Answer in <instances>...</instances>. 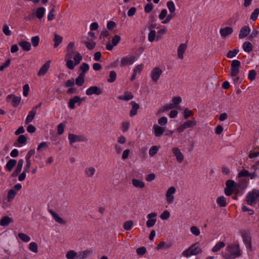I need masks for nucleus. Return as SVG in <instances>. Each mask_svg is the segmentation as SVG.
<instances>
[{
	"instance_id": "29",
	"label": "nucleus",
	"mask_w": 259,
	"mask_h": 259,
	"mask_svg": "<svg viewBox=\"0 0 259 259\" xmlns=\"http://www.w3.org/2000/svg\"><path fill=\"white\" fill-rule=\"evenodd\" d=\"M95 171V168L92 166L88 167L84 170L85 175L88 178H92L94 175Z\"/></svg>"
},
{
	"instance_id": "28",
	"label": "nucleus",
	"mask_w": 259,
	"mask_h": 259,
	"mask_svg": "<svg viewBox=\"0 0 259 259\" xmlns=\"http://www.w3.org/2000/svg\"><path fill=\"white\" fill-rule=\"evenodd\" d=\"M242 236L246 245H248L249 247H251V240L250 235L246 232H243L242 233Z\"/></svg>"
},
{
	"instance_id": "39",
	"label": "nucleus",
	"mask_w": 259,
	"mask_h": 259,
	"mask_svg": "<svg viewBox=\"0 0 259 259\" xmlns=\"http://www.w3.org/2000/svg\"><path fill=\"white\" fill-rule=\"evenodd\" d=\"M77 256V253L73 250L68 251L66 254L67 259H76Z\"/></svg>"
},
{
	"instance_id": "64",
	"label": "nucleus",
	"mask_w": 259,
	"mask_h": 259,
	"mask_svg": "<svg viewBox=\"0 0 259 259\" xmlns=\"http://www.w3.org/2000/svg\"><path fill=\"white\" fill-rule=\"evenodd\" d=\"M190 230L191 233L196 236H198L200 234L199 229L196 226L191 227L190 228Z\"/></svg>"
},
{
	"instance_id": "55",
	"label": "nucleus",
	"mask_w": 259,
	"mask_h": 259,
	"mask_svg": "<svg viewBox=\"0 0 259 259\" xmlns=\"http://www.w3.org/2000/svg\"><path fill=\"white\" fill-rule=\"evenodd\" d=\"M258 35V31L256 30H253L252 32L249 34L248 39L250 41H252L254 38H256Z\"/></svg>"
},
{
	"instance_id": "14",
	"label": "nucleus",
	"mask_w": 259,
	"mask_h": 259,
	"mask_svg": "<svg viewBox=\"0 0 259 259\" xmlns=\"http://www.w3.org/2000/svg\"><path fill=\"white\" fill-rule=\"evenodd\" d=\"M77 103L78 105L79 106L81 104L80 98L77 96L74 97L72 98L69 99L68 102V107L69 108L73 109L75 108V104Z\"/></svg>"
},
{
	"instance_id": "54",
	"label": "nucleus",
	"mask_w": 259,
	"mask_h": 259,
	"mask_svg": "<svg viewBox=\"0 0 259 259\" xmlns=\"http://www.w3.org/2000/svg\"><path fill=\"white\" fill-rule=\"evenodd\" d=\"M158 151V148L156 146L151 147L149 151V154L150 156H154Z\"/></svg>"
},
{
	"instance_id": "50",
	"label": "nucleus",
	"mask_w": 259,
	"mask_h": 259,
	"mask_svg": "<svg viewBox=\"0 0 259 259\" xmlns=\"http://www.w3.org/2000/svg\"><path fill=\"white\" fill-rule=\"evenodd\" d=\"M29 249L34 253H37L38 252L37 244L34 242H31L29 245Z\"/></svg>"
},
{
	"instance_id": "30",
	"label": "nucleus",
	"mask_w": 259,
	"mask_h": 259,
	"mask_svg": "<svg viewBox=\"0 0 259 259\" xmlns=\"http://www.w3.org/2000/svg\"><path fill=\"white\" fill-rule=\"evenodd\" d=\"M132 184L136 188H143L145 187V183L142 181L136 179H132Z\"/></svg>"
},
{
	"instance_id": "25",
	"label": "nucleus",
	"mask_w": 259,
	"mask_h": 259,
	"mask_svg": "<svg viewBox=\"0 0 259 259\" xmlns=\"http://www.w3.org/2000/svg\"><path fill=\"white\" fill-rule=\"evenodd\" d=\"M131 104L132 106V108L130 111V115L132 117L137 114V111L139 109L140 106L135 101H132Z\"/></svg>"
},
{
	"instance_id": "53",
	"label": "nucleus",
	"mask_w": 259,
	"mask_h": 259,
	"mask_svg": "<svg viewBox=\"0 0 259 259\" xmlns=\"http://www.w3.org/2000/svg\"><path fill=\"white\" fill-rule=\"evenodd\" d=\"M84 44L85 45L87 48L89 50H92L96 46V43L95 42H94L93 40L84 41Z\"/></svg>"
},
{
	"instance_id": "42",
	"label": "nucleus",
	"mask_w": 259,
	"mask_h": 259,
	"mask_svg": "<svg viewBox=\"0 0 259 259\" xmlns=\"http://www.w3.org/2000/svg\"><path fill=\"white\" fill-rule=\"evenodd\" d=\"M167 7L169 11L171 14H176L175 10L176 7L175 4L172 1H169L166 4Z\"/></svg>"
},
{
	"instance_id": "33",
	"label": "nucleus",
	"mask_w": 259,
	"mask_h": 259,
	"mask_svg": "<svg viewBox=\"0 0 259 259\" xmlns=\"http://www.w3.org/2000/svg\"><path fill=\"white\" fill-rule=\"evenodd\" d=\"M46 9L44 7H39L36 11V16L39 19H41L45 14Z\"/></svg>"
},
{
	"instance_id": "34",
	"label": "nucleus",
	"mask_w": 259,
	"mask_h": 259,
	"mask_svg": "<svg viewBox=\"0 0 259 259\" xmlns=\"http://www.w3.org/2000/svg\"><path fill=\"white\" fill-rule=\"evenodd\" d=\"M225 246V244L224 242L221 241L217 243L212 249V251L213 252H217L221 248H223Z\"/></svg>"
},
{
	"instance_id": "43",
	"label": "nucleus",
	"mask_w": 259,
	"mask_h": 259,
	"mask_svg": "<svg viewBox=\"0 0 259 259\" xmlns=\"http://www.w3.org/2000/svg\"><path fill=\"white\" fill-rule=\"evenodd\" d=\"M134 225L133 222L131 220L126 221L123 224V228L126 231L131 230Z\"/></svg>"
},
{
	"instance_id": "6",
	"label": "nucleus",
	"mask_w": 259,
	"mask_h": 259,
	"mask_svg": "<svg viewBox=\"0 0 259 259\" xmlns=\"http://www.w3.org/2000/svg\"><path fill=\"white\" fill-rule=\"evenodd\" d=\"M85 93L88 96H99L103 93V90L97 86H92L86 90Z\"/></svg>"
},
{
	"instance_id": "41",
	"label": "nucleus",
	"mask_w": 259,
	"mask_h": 259,
	"mask_svg": "<svg viewBox=\"0 0 259 259\" xmlns=\"http://www.w3.org/2000/svg\"><path fill=\"white\" fill-rule=\"evenodd\" d=\"M176 108V106H174V104H167V105H166L163 107H162L159 110L158 112L159 113H163V112H164L167 110H169L170 109H174V108Z\"/></svg>"
},
{
	"instance_id": "18",
	"label": "nucleus",
	"mask_w": 259,
	"mask_h": 259,
	"mask_svg": "<svg viewBox=\"0 0 259 259\" xmlns=\"http://www.w3.org/2000/svg\"><path fill=\"white\" fill-rule=\"evenodd\" d=\"M187 48L186 44H181L180 45L178 48V56L180 59L184 58V54Z\"/></svg>"
},
{
	"instance_id": "20",
	"label": "nucleus",
	"mask_w": 259,
	"mask_h": 259,
	"mask_svg": "<svg viewBox=\"0 0 259 259\" xmlns=\"http://www.w3.org/2000/svg\"><path fill=\"white\" fill-rule=\"evenodd\" d=\"M12 222H13V219L12 218L8 216H4L0 220V225L3 227H6Z\"/></svg>"
},
{
	"instance_id": "9",
	"label": "nucleus",
	"mask_w": 259,
	"mask_h": 259,
	"mask_svg": "<svg viewBox=\"0 0 259 259\" xmlns=\"http://www.w3.org/2000/svg\"><path fill=\"white\" fill-rule=\"evenodd\" d=\"M157 213L156 212H151L147 215L148 220L146 222V226L148 228H151L155 225L156 222L155 219Z\"/></svg>"
},
{
	"instance_id": "15",
	"label": "nucleus",
	"mask_w": 259,
	"mask_h": 259,
	"mask_svg": "<svg viewBox=\"0 0 259 259\" xmlns=\"http://www.w3.org/2000/svg\"><path fill=\"white\" fill-rule=\"evenodd\" d=\"M250 32V29L248 26L245 25L243 26L240 30L239 38L242 39L246 37L249 34Z\"/></svg>"
},
{
	"instance_id": "4",
	"label": "nucleus",
	"mask_w": 259,
	"mask_h": 259,
	"mask_svg": "<svg viewBox=\"0 0 259 259\" xmlns=\"http://www.w3.org/2000/svg\"><path fill=\"white\" fill-rule=\"evenodd\" d=\"M227 249L228 252L233 256V258H234L239 256L241 254L239 247L237 245H229L227 246Z\"/></svg>"
},
{
	"instance_id": "17",
	"label": "nucleus",
	"mask_w": 259,
	"mask_h": 259,
	"mask_svg": "<svg viewBox=\"0 0 259 259\" xmlns=\"http://www.w3.org/2000/svg\"><path fill=\"white\" fill-rule=\"evenodd\" d=\"M92 250L87 249L82 251L77 252V256L76 259H85L88 257L92 253Z\"/></svg>"
},
{
	"instance_id": "7",
	"label": "nucleus",
	"mask_w": 259,
	"mask_h": 259,
	"mask_svg": "<svg viewBox=\"0 0 259 259\" xmlns=\"http://www.w3.org/2000/svg\"><path fill=\"white\" fill-rule=\"evenodd\" d=\"M76 52L74 49V43L73 42H69L67 47V53L65 57V60L71 59L73 55H74Z\"/></svg>"
},
{
	"instance_id": "36",
	"label": "nucleus",
	"mask_w": 259,
	"mask_h": 259,
	"mask_svg": "<svg viewBox=\"0 0 259 259\" xmlns=\"http://www.w3.org/2000/svg\"><path fill=\"white\" fill-rule=\"evenodd\" d=\"M243 49L245 52L249 53L252 51L253 46L250 42L246 41L243 45Z\"/></svg>"
},
{
	"instance_id": "16",
	"label": "nucleus",
	"mask_w": 259,
	"mask_h": 259,
	"mask_svg": "<svg viewBox=\"0 0 259 259\" xmlns=\"http://www.w3.org/2000/svg\"><path fill=\"white\" fill-rule=\"evenodd\" d=\"M50 63L51 61H48L41 66L37 73L38 76H41L45 75L50 67Z\"/></svg>"
},
{
	"instance_id": "21",
	"label": "nucleus",
	"mask_w": 259,
	"mask_h": 259,
	"mask_svg": "<svg viewBox=\"0 0 259 259\" xmlns=\"http://www.w3.org/2000/svg\"><path fill=\"white\" fill-rule=\"evenodd\" d=\"M153 129L154 130V133L155 137L161 136L164 132L163 127L156 124H154L153 125Z\"/></svg>"
},
{
	"instance_id": "61",
	"label": "nucleus",
	"mask_w": 259,
	"mask_h": 259,
	"mask_svg": "<svg viewBox=\"0 0 259 259\" xmlns=\"http://www.w3.org/2000/svg\"><path fill=\"white\" fill-rule=\"evenodd\" d=\"M153 8V5L152 3L150 2L146 4L144 7V11L146 13H150Z\"/></svg>"
},
{
	"instance_id": "5",
	"label": "nucleus",
	"mask_w": 259,
	"mask_h": 259,
	"mask_svg": "<svg viewBox=\"0 0 259 259\" xmlns=\"http://www.w3.org/2000/svg\"><path fill=\"white\" fill-rule=\"evenodd\" d=\"M176 189L174 186L170 187L166 191L165 197L166 198V202L168 204H171L174 200V194L176 193Z\"/></svg>"
},
{
	"instance_id": "35",
	"label": "nucleus",
	"mask_w": 259,
	"mask_h": 259,
	"mask_svg": "<svg viewBox=\"0 0 259 259\" xmlns=\"http://www.w3.org/2000/svg\"><path fill=\"white\" fill-rule=\"evenodd\" d=\"M17 161L15 159H10L8 161L6 164V168L9 171H11L13 167L16 164Z\"/></svg>"
},
{
	"instance_id": "52",
	"label": "nucleus",
	"mask_w": 259,
	"mask_h": 259,
	"mask_svg": "<svg viewBox=\"0 0 259 259\" xmlns=\"http://www.w3.org/2000/svg\"><path fill=\"white\" fill-rule=\"evenodd\" d=\"M31 42L33 47H36L38 46L39 42V37L38 36H33L31 39Z\"/></svg>"
},
{
	"instance_id": "48",
	"label": "nucleus",
	"mask_w": 259,
	"mask_h": 259,
	"mask_svg": "<svg viewBox=\"0 0 259 259\" xmlns=\"http://www.w3.org/2000/svg\"><path fill=\"white\" fill-rule=\"evenodd\" d=\"M89 65L87 63H82L79 67L80 70L82 71L81 73H83V75H85V73L89 70Z\"/></svg>"
},
{
	"instance_id": "11",
	"label": "nucleus",
	"mask_w": 259,
	"mask_h": 259,
	"mask_svg": "<svg viewBox=\"0 0 259 259\" xmlns=\"http://www.w3.org/2000/svg\"><path fill=\"white\" fill-rule=\"evenodd\" d=\"M172 152L174 155L176 157L177 161L179 163H181L183 161L184 159V156L179 148H173L172 149Z\"/></svg>"
},
{
	"instance_id": "3",
	"label": "nucleus",
	"mask_w": 259,
	"mask_h": 259,
	"mask_svg": "<svg viewBox=\"0 0 259 259\" xmlns=\"http://www.w3.org/2000/svg\"><path fill=\"white\" fill-rule=\"evenodd\" d=\"M259 197V191L257 190L254 189L249 192L246 196V201L248 205H251L255 203Z\"/></svg>"
},
{
	"instance_id": "51",
	"label": "nucleus",
	"mask_w": 259,
	"mask_h": 259,
	"mask_svg": "<svg viewBox=\"0 0 259 259\" xmlns=\"http://www.w3.org/2000/svg\"><path fill=\"white\" fill-rule=\"evenodd\" d=\"M259 15V8H256L251 13L250 16V19L253 21H255Z\"/></svg>"
},
{
	"instance_id": "47",
	"label": "nucleus",
	"mask_w": 259,
	"mask_h": 259,
	"mask_svg": "<svg viewBox=\"0 0 259 259\" xmlns=\"http://www.w3.org/2000/svg\"><path fill=\"white\" fill-rule=\"evenodd\" d=\"M184 117L185 119L189 118L194 115V112L188 108L185 109L183 112Z\"/></svg>"
},
{
	"instance_id": "60",
	"label": "nucleus",
	"mask_w": 259,
	"mask_h": 259,
	"mask_svg": "<svg viewBox=\"0 0 259 259\" xmlns=\"http://www.w3.org/2000/svg\"><path fill=\"white\" fill-rule=\"evenodd\" d=\"M249 175V172L245 169H243L242 170H241L238 174V177L241 178V177H248Z\"/></svg>"
},
{
	"instance_id": "13",
	"label": "nucleus",
	"mask_w": 259,
	"mask_h": 259,
	"mask_svg": "<svg viewBox=\"0 0 259 259\" xmlns=\"http://www.w3.org/2000/svg\"><path fill=\"white\" fill-rule=\"evenodd\" d=\"M120 36L118 35H115L112 39V42H109L106 45V49L111 51L113 49V47L117 45L120 40Z\"/></svg>"
},
{
	"instance_id": "22",
	"label": "nucleus",
	"mask_w": 259,
	"mask_h": 259,
	"mask_svg": "<svg viewBox=\"0 0 259 259\" xmlns=\"http://www.w3.org/2000/svg\"><path fill=\"white\" fill-rule=\"evenodd\" d=\"M49 212L53 217V219L55 221L60 224H65V221L61 217H60L56 213H55L53 210H49Z\"/></svg>"
},
{
	"instance_id": "45",
	"label": "nucleus",
	"mask_w": 259,
	"mask_h": 259,
	"mask_svg": "<svg viewBox=\"0 0 259 259\" xmlns=\"http://www.w3.org/2000/svg\"><path fill=\"white\" fill-rule=\"evenodd\" d=\"M82 59V56L78 53H75V55L73 57V59L74 61V65H78L80 63V61Z\"/></svg>"
},
{
	"instance_id": "23",
	"label": "nucleus",
	"mask_w": 259,
	"mask_h": 259,
	"mask_svg": "<svg viewBox=\"0 0 259 259\" xmlns=\"http://www.w3.org/2000/svg\"><path fill=\"white\" fill-rule=\"evenodd\" d=\"M24 161L23 159H20L18 161L16 168L15 171L12 174V177H16L22 170Z\"/></svg>"
},
{
	"instance_id": "26",
	"label": "nucleus",
	"mask_w": 259,
	"mask_h": 259,
	"mask_svg": "<svg viewBox=\"0 0 259 259\" xmlns=\"http://www.w3.org/2000/svg\"><path fill=\"white\" fill-rule=\"evenodd\" d=\"M18 45L25 51L28 52L31 49V44L27 41H21L18 42Z\"/></svg>"
},
{
	"instance_id": "1",
	"label": "nucleus",
	"mask_w": 259,
	"mask_h": 259,
	"mask_svg": "<svg viewBox=\"0 0 259 259\" xmlns=\"http://www.w3.org/2000/svg\"><path fill=\"white\" fill-rule=\"evenodd\" d=\"M202 252V249L198 243L192 244L189 248L184 251L182 254L186 257L195 255Z\"/></svg>"
},
{
	"instance_id": "31",
	"label": "nucleus",
	"mask_w": 259,
	"mask_h": 259,
	"mask_svg": "<svg viewBox=\"0 0 259 259\" xmlns=\"http://www.w3.org/2000/svg\"><path fill=\"white\" fill-rule=\"evenodd\" d=\"M134 96L130 92H125L123 96L118 97V99L121 100L129 101L133 98Z\"/></svg>"
},
{
	"instance_id": "40",
	"label": "nucleus",
	"mask_w": 259,
	"mask_h": 259,
	"mask_svg": "<svg viewBox=\"0 0 259 259\" xmlns=\"http://www.w3.org/2000/svg\"><path fill=\"white\" fill-rule=\"evenodd\" d=\"M217 203L220 207H225L227 205L226 198L224 196L219 197L217 199Z\"/></svg>"
},
{
	"instance_id": "27",
	"label": "nucleus",
	"mask_w": 259,
	"mask_h": 259,
	"mask_svg": "<svg viewBox=\"0 0 259 259\" xmlns=\"http://www.w3.org/2000/svg\"><path fill=\"white\" fill-rule=\"evenodd\" d=\"M36 112L35 111V108H32V110L29 112L26 118L25 119V123L28 124L31 122L36 115Z\"/></svg>"
},
{
	"instance_id": "58",
	"label": "nucleus",
	"mask_w": 259,
	"mask_h": 259,
	"mask_svg": "<svg viewBox=\"0 0 259 259\" xmlns=\"http://www.w3.org/2000/svg\"><path fill=\"white\" fill-rule=\"evenodd\" d=\"M239 52V50L235 49L233 51H229L227 54V57L229 58H232L234 57Z\"/></svg>"
},
{
	"instance_id": "32",
	"label": "nucleus",
	"mask_w": 259,
	"mask_h": 259,
	"mask_svg": "<svg viewBox=\"0 0 259 259\" xmlns=\"http://www.w3.org/2000/svg\"><path fill=\"white\" fill-rule=\"evenodd\" d=\"M63 38L62 36L58 35L55 33L54 34V38L53 40L54 41V48H57L62 41Z\"/></svg>"
},
{
	"instance_id": "63",
	"label": "nucleus",
	"mask_w": 259,
	"mask_h": 259,
	"mask_svg": "<svg viewBox=\"0 0 259 259\" xmlns=\"http://www.w3.org/2000/svg\"><path fill=\"white\" fill-rule=\"evenodd\" d=\"M256 75V71L254 70H251L249 71L248 78L251 81L254 80Z\"/></svg>"
},
{
	"instance_id": "57",
	"label": "nucleus",
	"mask_w": 259,
	"mask_h": 259,
	"mask_svg": "<svg viewBox=\"0 0 259 259\" xmlns=\"http://www.w3.org/2000/svg\"><path fill=\"white\" fill-rule=\"evenodd\" d=\"M3 32L7 36L11 35V31L10 30L9 27L7 24H4L3 27Z\"/></svg>"
},
{
	"instance_id": "44",
	"label": "nucleus",
	"mask_w": 259,
	"mask_h": 259,
	"mask_svg": "<svg viewBox=\"0 0 259 259\" xmlns=\"http://www.w3.org/2000/svg\"><path fill=\"white\" fill-rule=\"evenodd\" d=\"M19 238L24 242H28L30 240V238L26 234L20 233L18 235Z\"/></svg>"
},
{
	"instance_id": "62",
	"label": "nucleus",
	"mask_w": 259,
	"mask_h": 259,
	"mask_svg": "<svg viewBox=\"0 0 259 259\" xmlns=\"http://www.w3.org/2000/svg\"><path fill=\"white\" fill-rule=\"evenodd\" d=\"M170 217V213L168 210H164L163 212L160 214V217L161 219L163 220H165L168 219Z\"/></svg>"
},
{
	"instance_id": "8",
	"label": "nucleus",
	"mask_w": 259,
	"mask_h": 259,
	"mask_svg": "<svg viewBox=\"0 0 259 259\" xmlns=\"http://www.w3.org/2000/svg\"><path fill=\"white\" fill-rule=\"evenodd\" d=\"M135 60V57L133 56H127L121 58L120 66L123 67L132 64Z\"/></svg>"
},
{
	"instance_id": "12",
	"label": "nucleus",
	"mask_w": 259,
	"mask_h": 259,
	"mask_svg": "<svg viewBox=\"0 0 259 259\" xmlns=\"http://www.w3.org/2000/svg\"><path fill=\"white\" fill-rule=\"evenodd\" d=\"M68 139L70 143H73L77 142H84L87 141V139L82 136H78L73 134L68 135Z\"/></svg>"
},
{
	"instance_id": "10",
	"label": "nucleus",
	"mask_w": 259,
	"mask_h": 259,
	"mask_svg": "<svg viewBox=\"0 0 259 259\" xmlns=\"http://www.w3.org/2000/svg\"><path fill=\"white\" fill-rule=\"evenodd\" d=\"M162 73V70L159 67L154 68L151 73V76L152 80L156 82Z\"/></svg>"
},
{
	"instance_id": "24",
	"label": "nucleus",
	"mask_w": 259,
	"mask_h": 259,
	"mask_svg": "<svg viewBox=\"0 0 259 259\" xmlns=\"http://www.w3.org/2000/svg\"><path fill=\"white\" fill-rule=\"evenodd\" d=\"M8 99H9L11 101V103L14 107H17L21 101V98L16 97L14 95H9L8 97Z\"/></svg>"
},
{
	"instance_id": "38",
	"label": "nucleus",
	"mask_w": 259,
	"mask_h": 259,
	"mask_svg": "<svg viewBox=\"0 0 259 259\" xmlns=\"http://www.w3.org/2000/svg\"><path fill=\"white\" fill-rule=\"evenodd\" d=\"M85 75L83 73H80L78 76L76 78V84L78 86H81L84 82Z\"/></svg>"
},
{
	"instance_id": "56",
	"label": "nucleus",
	"mask_w": 259,
	"mask_h": 259,
	"mask_svg": "<svg viewBox=\"0 0 259 259\" xmlns=\"http://www.w3.org/2000/svg\"><path fill=\"white\" fill-rule=\"evenodd\" d=\"M156 37V31L154 30H151L148 34V40L150 42H152L154 40Z\"/></svg>"
},
{
	"instance_id": "2",
	"label": "nucleus",
	"mask_w": 259,
	"mask_h": 259,
	"mask_svg": "<svg viewBox=\"0 0 259 259\" xmlns=\"http://www.w3.org/2000/svg\"><path fill=\"white\" fill-rule=\"evenodd\" d=\"M241 66V62L237 60H234L232 61L231 64V72L230 76L233 77L234 82H237L239 80V77L237 76L239 73V69Z\"/></svg>"
},
{
	"instance_id": "49",
	"label": "nucleus",
	"mask_w": 259,
	"mask_h": 259,
	"mask_svg": "<svg viewBox=\"0 0 259 259\" xmlns=\"http://www.w3.org/2000/svg\"><path fill=\"white\" fill-rule=\"evenodd\" d=\"M116 73L114 71H110L107 81L110 83L114 82L116 80Z\"/></svg>"
},
{
	"instance_id": "19",
	"label": "nucleus",
	"mask_w": 259,
	"mask_h": 259,
	"mask_svg": "<svg viewBox=\"0 0 259 259\" xmlns=\"http://www.w3.org/2000/svg\"><path fill=\"white\" fill-rule=\"evenodd\" d=\"M233 31V28L231 27H226L222 28L220 30V33L222 37H226L227 36L230 35Z\"/></svg>"
},
{
	"instance_id": "46",
	"label": "nucleus",
	"mask_w": 259,
	"mask_h": 259,
	"mask_svg": "<svg viewBox=\"0 0 259 259\" xmlns=\"http://www.w3.org/2000/svg\"><path fill=\"white\" fill-rule=\"evenodd\" d=\"M16 195V192L13 189H11L8 191V201L10 202L15 197Z\"/></svg>"
},
{
	"instance_id": "59",
	"label": "nucleus",
	"mask_w": 259,
	"mask_h": 259,
	"mask_svg": "<svg viewBox=\"0 0 259 259\" xmlns=\"http://www.w3.org/2000/svg\"><path fill=\"white\" fill-rule=\"evenodd\" d=\"M65 60L66 61V66L70 69H73L75 66L76 65H74V63H73V61L71 59H67Z\"/></svg>"
},
{
	"instance_id": "37",
	"label": "nucleus",
	"mask_w": 259,
	"mask_h": 259,
	"mask_svg": "<svg viewBox=\"0 0 259 259\" xmlns=\"http://www.w3.org/2000/svg\"><path fill=\"white\" fill-rule=\"evenodd\" d=\"M184 125L186 128L193 127L197 124V121L195 119L188 120L185 122Z\"/></svg>"
}]
</instances>
